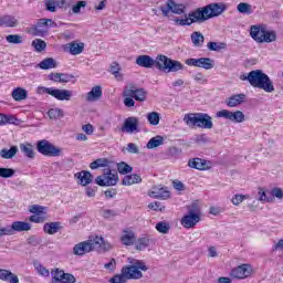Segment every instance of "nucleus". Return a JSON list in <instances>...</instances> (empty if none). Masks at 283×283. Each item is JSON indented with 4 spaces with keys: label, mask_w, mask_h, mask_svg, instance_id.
<instances>
[{
    "label": "nucleus",
    "mask_w": 283,
    "mask_h": 283,
    "mask_svg": "<svg viewBox=\"0 0 283 283\" xmlns=\"http://www.w3.org/2000/svg\"><path fill=\"white\" fill-rule=\"evenodd\" d=\"M227 11V4L212 2L208 6L197 8L186 19H175L177 25H191L192 23H205L209 19H216Z\"/></svg>",
    "instance_id": "f257e3e1"
},
{
    "label": "nucleus",
    "mask_w": 283,
    "mask_h": 283,
    "mask_svg": "<svg viewBox=\"0 0 283 283\" xmlns=\"http://www.w3.org/2000/svg\"><path fill=\"white\" fill-rule=\"evenodd\" d=\"M128 260L130 265L124 266L120 274H116L109 280L111 283H126L127 280H140L143 279V272L140 271H149L145 261L136 259Z\"/></svg>",
    "instance_id": "f03ea898"
},
{
    "label": "nucleus",
    "mask_w": 283,
    "mask_h": 283,
    "mask_svg": "<svg viewBox=\"0 0 283 283\" xmlns=\"http://www.w3.org/2000/svg\"><path fill=\"white\" fill-rule=\"evenodd\" d=\"M239 78L240 81H248L252 87L263 90L268 94L275 92V86H273L271 77H269V75H266L262 70H254L250 73H243Z\"/></svg>",
    "instance_id": "7ed1b4c3"
},
{
    "label": "nucleus",
    "mask_w": 283,
    "mask_h": 283,
    "mask_svg": "<svg viewBox=\"0 0 283 283\" xmlns=\"http://www.w3.org/2000/svg\"><path fill=\"white\" fill-rule=\"evenodd\" d=\"M155 67L160 72H180V70H185V65L179 61L171 60L167 55H157L155 60Z\"/></svg>",
    "instance_id": "20e7f679"
},
{
    "label": "nucleus",
    "mask_w": 283,
    "mask_h": 283,
    "mask_svg": "<svg viewBox=\"0 0 283 283\" xmlns=\"http://www.w3.org/2000/svg\"><path fill=\"white\" fill-rule=\"evenodd\" d=\"M95 182L98 187H114L118 185V172L112 171V167L106 168L103 175L96 177Z\"/></svg>",
    "instance_id": "39448f33"
},
{
    "label": "nucleus",
    "mask_w": 283,
    "mask_h": 283,
    "mask_svg": "<svg viewBox=\"0 0 283 283\" xmlns=\"http://www.w3.org/2000/svg\"><path fill=\"white\" fill-rule=\"evenodd\" d=\"M36 149L42 156L56 157L63 154V149L54 146V144L50 143L48 139L39 140L36 143Z\"/></svg>",
    "instance_id": "423d86ee"
},
{
    "label": "nucleus",
    "mask_w": 283,
    "mask_h": 283,
    "mask_svg": "<svg viewBox=\"0 0 283 283\" xmlns=\"http://www.w3.org/2000/svg\"><path fill=\"white\" fill-rule=\"evenodd\" d=\"M56 24L52 19H40L35 25L31 28L33 36H45L50 28H54Z\"/></svg>",
    "instance_id": "0eeeda50"
},
{
    "label": "nucleus",
    "mask_w": 283,
    "mask_h": 283,
    "mask_svg": "<svg viewBox=\"0 0 283 283\" xmlns=\"http://www.w3.org/2000/svg\"><path fill=\"white\" fill-rule=\"evenodd\" d=\"M217 118H224L231 123H244V113L242 111L231 112L229 109H221L216 113Z\"/></svg>",
    "instance_id": "6e6552de"
},
{
    "label": "nucleus",
    "mask_w": 283,
    "mask_h": 283,
    "mask_svg": "<svg viewBox=\"0 0 283 283\" xmlns=\"http://www.w3.org/2000/svg\"><path fill=\"white\" fill-rule=\"evenodd\" d=\"M185 63L190 67H202V70H213L216 67V62L210 57L187 59Z\"/></svg>",
    "instance_id": "1a4fd4ad"
},
{
    "label": "nucleus",
    "mask_w": 283,
    "mask_h": 283,
    "mask_svg": "<svg viewBox=\"0 0 283 283\" xmlns=\"http://www.w3.org/2000/svg\"><path fill=\"white\" fill-rule=\"evenodd\" d=\"M253 273V268L250 264H241L231 270L230 275L234 280H247Z\"/></svg>",
    "instance_id": "9d476101"
},
{
    "label": "nucleus",
    "mask_w": 283,
    "mask_h": 283,
    "mask_svg": "<svg viewBox=\"0 0 283 283\" xmlns=\"http://www.w3.org/2000/svg\"><path fill=\"white\" fill-rule=\"evenodd\" d=\"M159 10L163 12L164 17H169V13L174 14H185V4H178L174 0H168L166 7H159Z\"/></svg>",
    "instance_id": "9b49d317"
},
{
    "label": "nucleus",
    "mask_w": 283,
    "mask_h": 283,
    "mask_svg": "<svg viewBox=\"0 0 283 283\" xmlns=\"http://www.w3.org/2000/svg\"><path fill=\"white\" fill-rule=\"evenodd\" d=\"M148 196L157 200H167L171 197L169 190H167V187H164L161 185L153 187L151 190L148 192Z\"/></svg>",
    "instance_id": "f8f14e48"
},
{
    "label": "nucleus",
    "mask_w": 283,
    "mask_h": 283,
    "mask_svg": "<svg viewBox=\"0 0 283 283\" xmlns=\"http://www.w3.org/2000/svg\"><path fill=\"white\" fill-rule=\"evenodd\" d=\"M124 96H132L139 103L147 101V91L145 88H127L124 91Z\"/></svg>",
    "instance_id": "ddd939ff"
},
{
    "label": "nucleus",
    "mask_w": 283,
    "mask_h": 283,
    "mask_svg": "<svg viewBox=\"0 0 283 283\" xmlns=\"http://www.w3.org/2000/svg\"><path fill=\"white\" fill-rule=\"evenodd\" d=\"M122 132H126V134L138 132V119L136 117H127L122 126Z\"/></svg>",
    "instance_id": "4468645a"
},
{
    "label": "nucleus",
    "mask_w": 283,
    "mask_h": 283,
    "mask_svg": "<svg viewBox=\"0 0 283 283\" xmlns=\"http://www.w3.org/2000/svg\"><path fill=\"white\" fill-rule=\"evenodd\" d=\"M200 218L201 217L197 214H191L188 212L186 216L181 218V224L184 226L185 229H193V227H196V224L200 222Z\"/></svg>",
    "instance_id": "2eb2a0df"
},
{
    "label": "nucleus",
    "mask_w": 283,
    "mask_h": 283,
    "mask_svg": "<svg viewBox=\"0 0 283 283\" xmlns=\"http://www.w3.org/2000/svg\"><path fill=\"white\" fill-rule=\"evenodd\" d=\"M199 120L200 113H188L184 116V123L187 125V127H190V129H196V127H199Z\"/></svg>",
    "instance_id": "dca6fc26"
},
{
    "label": "nucleus",
    "mask_w": 283,
    "mask_h": 283,
    "mask_svg": "<svg viewBox=\"0 0 283 283\" xmlns=\"http://www.w3.org/2000/svg\"><path fill=\"white\" fill-rule=\"evenodd\" d=\"M86 253H92L90 241H82L73 247L74 255H86Z\"/></svg>",
    "instance_id": "f3484780"
},
{
    "label": "nucleus",
    "mask_w": 283,
    "mask_h": 283,
    "mask_svg": "<svg viewBox=\"0 0 283 283\" xmlns=\"http://www.w3.org/2000/svg\"><path fill=\"white\" fill-rule=\"evenodd\" d=\"M199 128L213 129V118L207 113H199Z\"/></svg>",
    "instance_id": "a211bd4d"
},
{
    "label": "nucleus",
    "mask_w": 283,
    "mask_h": 283,
    "mask_svg": "<svg viewBox=\"0 0 283 283\" xmlns=\"http://www.w3.org/2000/svg\"><path fill=\"white\" fill-rule=\"evenodd\" d=\"M74 177L80 180V185H82V187L92 185V181L94 180V176L87 170H82L81 172L75 174Z\"/></svg>",
    "instance_id": "6ab92c4d"
},
{
    "label": "nucleus",
    "mask_w": 283,
    "mask_h": 283,
    "mask_svg": "<svg viewBox=\"0 0 283 283\" xmlns=\"http://www.w3.org/2000/svg\"><path fill=\"white\" fill-rule=\"evenodd\" d=\"M9 229H11V235H14V231H17L18 233H21L23 231H30L32 229V224L25 221H15L12 222L11 226H9Z\"/></svg>",
    "instance_id": "aec40b11"
},
{
    "label": "nucleus",
    "mask_w": 283,
    "mask_h": 283,
    "mask_svg": "<svg viewBox=\"0 0 283 283\" xmlns=\"http://www.w3.org/2000/svg\"><path fill=\"white\" fill-rule=\"evenodd\" d=\"M51 96H53V98H56V101H71L72 91L53 88L51 92Z\"/></svg>",
    "instance_id": "412c9836"
},
{
    "label": "nucleus",
    "mask_w": 283,
    "mask_h": 283,
    "mask_svg": "<svg viewBox=\"0 0 283 283\" xmlns=\"http://www.w3.org/2000/svg\"><path fill=\"white\" fill-rule=\"evenodd\" d=\"M61 229H63V224L60 221L46 222L43 226L44 233H48L49 235L59 233Z\"/></svg>",
    "instance_id": "4be33fe9"
},
{
    "label": "nucleus",
    "mask_w": 283,
    "mask_h": 283,
    "mask_svg": "<svg viewBox=\"0 0 283 283\" xmlns=\"http://www.w3.org/2000/svg\"><path fill=\"white\" fill-rule=\"evenodd\" d=\"M103 97V87L101 85L94 86L87 94H86V101L88 103H94L96 101H99Z\"/></svg>",
    "instance_id": "5701e85b"
},
{
    "label": "nucleus",
    "mask_w": 283,
    "mask_h": 283,
    "mask_svg": "<svg viewBox=\"0 0 283 283\" xmlns=\"http://www.w3.org/2000/svg\"><path fill=\"white\" fill-rule=\"evenodd\" d=\"M136 64L139 65V67H146L147 70H149L156 65V62L149 55H139L136 59Z\"/></svg>",
    "instance_id": "b1692460"
},
{
    "label": "nucleus",
    "mask_w": 283,
    "mask_h": 283,
    "mask_svg": "<svg viewBox=\"0 0 283 283\" xmlns=\"http://www.w3.org/2000/svg\"><path fill=\"white\" fill-rule=\"evenodd\" d=\"M265 28L262 25H251L250 27V36L255 41V43H260L261 39H263Z\"/></svg>",
    "instance_id": "393cba45"
},
{
    "label": "nucleus",
    "mask_w": 283,
    "mask_h": 283,
    "mask_svg": "<svg viewBox=\"0 0 283 283\" xmlns=\"http://www.w3.org/2000/svg\"><path fill=\"white\" fill-rule=\"evenodd\" d=\"M120 241L125 247H132L136 243V233L132 230H124Z\"/></svg>",
    "instance_id": "a878e982"
},
{
    "label": "nucleus",
    "mask_w": 283,
    "mask_h": 283,
    "mask_svg": "<svg viewBox=\"0 0 283 283\" xmlns=\"http://www.w3.org/2000/svg\"><path fill=\"white\" fill-rule=\"evenodd\" d=\"M0 280H2V282L19 283V276H17L10 270L4 269H0Z\"/></svg>",
    "instance_id": "bb28decb"
},
{
    "label": "nucleus",
    "mask_w": 283,
    "mask_h": 283,
    "mask_svg": "<svg viewBox=\"0 0 283 283\" xmlns=\"http://www.w3.org/2000/svg\"><path fill=\"white\" fill-rule=\"evenodd\" d=\"M20 151H22L25 158H29L30 160H34V157L36 156L34 146L30 143L20 144Z\"/></svg>",
    "instance_id": "cd10ccee"
},
{
    "label": "nucleus",
    "mask_w": 283,
    "mask_h": 283,
    "mask_svg": "<svg viewBox=\"0 0 283 283\" xmlns=\"http://www.w3.org/2000/svg\"><path fill=\"white\" fill-rule=\"evenodd\" d=\"M244 98H247V95L244 94L232 95L226 101V104L228 107H238V105H242V103H244Z\"/></svg>",
    "instance_id": "c85d7f7f"
},
{
    "label": "nucleus",
    "mask_w": 283,
    "mask_h": 283,
    "mask_svg": "<svg viewBox=\"0 0 283 283\" xmlns=\"http://www.w3.org/2000/svg\"><path fill=\"white\" fill-rule=\"evenodd\" d=\"M11 96L13 101H17V103H21V101H25V98H28V90L23 87H15L12 91Z\"/></svg>",
    "instance_id": "c756f323"
},
{
    "label": "nucleus",
    "mask_w": 283,
    "mask_h": 283,
    "mask_svg": "<svg viewBox=\"0 0 283 283\" xmlns=\"http://www.w3.org/2000/svg\"><path fill=\"white\" fill-rule=\"evenodd\" d=\"M140 182H143V178H140V176L136 174L127 175L122 180V185H124L125 187H130V185H138Z\"/></svg>",
    "instance_id": "7c9ffc66"
},
{
    "label": "nucleus",
    "mask_w": 283,
    "mask_h": 283,
    "mask_svg": "<svg viewBox=\"0 0 283 283\" xmlns=\"http://www.w3.org/2000/svg\"><path fill=\"white\" fill-rule=\"evenodd\" d=\"M17 154H19V147H17V146H11L10 149L3 148L0 150V156L4 160H11V158H14V156H17Z\"/></svg>",
    "instance_id": "2f4dec72"
},
{
    "label": "nucleus",
    "mask_w": 283,
    "mask_h": 283,
    "mask_svg": "<svg viewBox=\"0 0 283 283\" xmlns=\"http://www.w3.org/2000/svg\"><path fill=\"white\" fill-rule=\"evenodd\" d=\"M188 167H191V169H199L201 171L205 169H209L207 161L200 158L190 159L188 163Z\"/></svg>",
    "instance_id": "473e14b6"
},
{
    "label": "nucleus",
    "mask_w": 283,
    "mask_h": 283,
    "mask_svg": "<svg viewBox=\"0 0 283 283\" xmlns=\"http://www.w3.org/2000/svg\"><path fill=\"white\" fill-rule=\"evenodd\" d=\"M190 39L195 48H202V45H205V35L200 33V31L192 32Z\"/></svg>",
    "instance_id": "72a5a7b5"
},
{
    "label": "nucleus",
    "mask_w": 283,
    "mask_h": 283,
    "mask_svg": "<svg viewBox=\"0 0 283 283\" xmlns=\"http://www.w3.org/2000/svg\"><path fill=\"white\" fill-rule=\"evenodd\" d=\"M274 41H277V33H275V31L264 29L263 38H261L259 43H273Z\"/></svg>",
    "instance_id": "f704fd0d"
},
{
    "label": "nucleus",
    "mask_w": 283,
    "mask_h": 283,
    "mask_svg": "<svg viewBox=\"0 0 283 283\" xmlns=\"http://www.w3.org/2000/svg\"><path fill=\"white\" fill-rule=\"evenodd\" d=\"M160 145H165V137L157 135L149 139L146 147L147 149H156L157 147H160Z\"/></svg>",
    "instance_id": "c9c22d12"
},
{
    "label": "nucleus",
    "mask_w": 283,
    "mask_h": 283,
    "mask_svg": "<svg viewBox=\"0 0 283 283\" xmlns=\"http://www.w3.org/2000/svg\"><path fill=\"white\" fill-rule=\"evenodd\" d=\"M69 50L70 54H73V56H76L78 54L83 53V50H85V44L84 43H76V42H71L69 44Z\"/></svg>",
    "instance_id": "e433bc0d"
},
{
    "label": "nucleus",
    "mask_w": 283,
    "mask_h": 283,
    "mask_svg": "<svg viewBox=\"0 0 283 283\" xmlns=\"http://www.w3.org/2000/svg\"><path fill=\"white\" fill-rule=\"evenodd\" d=\"M88 243L91 247V252L92 251H101L102 244H103V237H95V238H90Z\"/></svg>",
    "instance_id": "4c0bfd02"
},
{
    "label": "nucleus",
    "mask_w": 283,
    "mask_h": 283,
    "mask_svg": "<svg viewBox=\"0 0 283 283\" xmlns=\"http://www.w3.org/2000/svg\"><path fill=\"white\" fill-rule=\"evenodd\" d=\"M0 25H4V28H14L17 25V18L13 15H3L0 18Z\"/></svg>",
    "instance_id": "58836bf2"
},
{
    "label": "nucleus",
    "mask_w": 283,
    "mask_h": 283,
    "mask_svg": "<svg viewBox=\"0 0 283 283\" xmlns=\"http://www.w3.org/2000/svg\"><path fill=\"white\" fill-rule=\"evenodd\" d=\"M41 70H52L56 67V61L52 57H46L38 64Z\"/></svg>",
    "instance_id": "ea45409f"
},
{
    "label": "nucleus",
    "mask_w": 283,
    "mask_h": 283,
    "mask_svg": "<svg viewBox=\"0 0 283 283\" xmlns=\"http://www.w3.org/2000/svg\"><path fill=\"white\" fill-rule=\"evenodd\" d=\"M109 165H112V163H109L108 159L98 158L95 161L90 164V168L91 169H101V167H108V168H111L112 166H109Z\"/></svg>",
    "instance_id": "a19ab883"
},
{
    "label": "nucleus",
    "mask_w": 283,
    "mask_h": 283,
    "mask_svg": "<svg viewBox=\"0 0 283 283\" xmlns=\"http://www.w3.org/2000/svg\"><path fill=\"white\" fill-rule=\"evenodd\" d=\"M237 11L240 13V14H253V6L247 3V2H240L238 6H237Z\"/></svg>",
    "instance_id": "79ce46f5"
},
{
    "label": "nucleus",
    "mask_w": 283,
    "mask_h": 283,
    "mask_svg": "<svg viewBox=\"0 0 283 283\" xmlns=\"http://www.w3.org/2000/svg\"><path fill=\"white\" fill-rule=\"evenodd\" d=\"M33 266H34L36 273H39L42 277H50V270H48V268L43 266V264H41V262L34 261Z\"/></svg>",
    "instance_id": "37998d69"
},
{
    "label": "nucleus",
    "mask_w": 283,
    "mask_h": 283,
    "mask_svg": "<svg viewBox=\"0 0 283 283\" xmlns=\"http://www.w3.org/2000/svg\"><path fill=\"white\" fill-rule=\"evenodd\" d=\"M259 200L260 202H273V197H271V191H265L264 188H259Z\"/></svg>",
    "instance_id": "c03bdc74"
},
{
    "label": "nucleus",
    "mask_w": 283,
    "mask_h": 283,
    "mask_svg": "<svg viewBox=\"0 0 283 283\" xmlns=\"http://www.w3.org/2000/svg\"><path fill=\"white\" fill-rule=\"evenodd\" d=\"M117 171L118 174H122L123 176H125L127 174H132V171H134V168L129 166L127 163L122 161L117 164Z\"/></svg>",
    "instance_id": "a18cd8bd"
},
{
    "label": "nucleus",
    "mask_w": 283,
    "mask_h": 283,
    "mask_svg": "<svg viewBox=\"0 0 283 283\" xmlns=\"http://www.w3.org/2000/svg\"><path fill=\"white\" fill-rule=\"evenodd\" d=\"M208 50L210 52H220V50H224L227 48V43L224 42H209L207 44Z\"/></svg>",
    "instance_id": "49530a36"
},
{
    "label": "nucleus",
    "mask_w": 283,
    "mask_h": 283,
    "mask_svg": "<svg viewBox=\"0 0 283 283\" xmlns=\"http://www.w3.org/2000/svg\"><path fill=\"white\" fill-rule=\"evenodd\" d=\"M48 116H49V118H51V120H56L59 118H63V116H64L63 109H61V108H51L48 112Z\"/></svg>",
    "instance_id": "de8ad7c7"
},
{
    "label": "nucleus",
    "mask_w": 283,
    "mask_h": 283,
    "mask_svg": "<svg viewBox=\"0 0 283 283\" xmlns=\"http://www.w3.org/2000/svg\"><path fill=\"white\" fill-rule=\"evenodd\" d=\"M149 247V238H140L135 241V248L137 251H143Z\"/></svg>",
    "instance_id": "09e8293b"
},
{
    "label": "nucleus",
    "mask_w": 283,
    "mask_h": 283,
    "mask_svg": "<svg viewBox=\"0 0 283 283\" xmlns=\"http://www.w3.org/2000/svg\"><path fill=\"white\" fill-rule=\"evenodd\" d=\"M32 48H34L35 52H43L48 44L41 39H35L32 41Z\"/></svg>",
    "instance_id": "8fccbe9b"
},
{
    "label": "nucleus",
    "mask_w": 283,
    "mask_h": 283,
    "mask_svg": "<svg viewBox=\"0 0 283 283\" xmlns=\"http://www.w3.org/2000/svg\"><path fill=\"white\" fill-rule=\"evenodd\" d=\"M7 42L11 43L13 45H19L21 43H23V36L19 35V34H9L7 35Z\"/></svg>",
    "instance_id": "3c124183"
},
{
    "label": "nucleus",
    "mask_w": 283,
    "mask_h": 283,
    "mask_svg": "<svg viewBox=\"0 0 283 283\" xmlns=\"http://www.w3.org/2000/svg\"><path fill=\"white\" fill-rule=\"evenodd\" d=\"M17 174V170L12 169V168H0V178H12L14 175Z\"/></svg>",
    "instance_id": "603ef678"
},
{
    "label": "nucleus",
    "mask_w": 283,
    "mask_h": 283,
    "mask_svg": "<svg viewBox=\"0 0 283 283\" xmlns=\"http://www.w3.org/2000/svg\"><path fill=\"white\" fill-rule=\"evenodd\" d=\"M169 229H171V226L165 221H160L156 224V230L159 233L167 234V233H169Z\"/></svg>",
    "instance_id": "864d4df0"
},
{
    "label": "nucleus",
    "mask_w": 283,
    "mask_h": 283,
    "mask_svg": "<svg viewBox=\"0 0 283 283\" xmlns=\"http://www.w3.org/2000/svg\"><path fill=\"white\" fill-rule=\"evenodd\" d=\"M87 8V1L80 0L72 7L73 14H81V9Z\"/></svg>",
    "instance_id": "5fc2aeb1"
},
{
    "label": "nucleus",
    "mask_w": 283,
    "mask_h": 283,
    "mask_svg": "<svg viewBox=\"0 0 283 283\" xmlns=\"http://www.w3.org/2000/svg\"><path fill=\"white\" fill-rule=\"evenodd\" d=\"M188 213L192 216H198L199 218H201L202 216V212L200 211V206H198V203L196 202L188 206Z\"/></svg>",
    "instance_id": "6e6d98bb"
},
{
    "label": "nucleus",
    "mask_w": 283,
    "mask_h": 283,
    "mask_svg": "<svg viewBox=\"0 0 283 283\" xmlns=\"http://www.w3.org/2000/svg\"><path fill=\"white\" fill-rule=\"evenodd\" d=\"M30 222H34L35 224H43L45 220H48V216L45 214H33L29 218Z\"/></svg>",
    "instance_id": "4d7b16f0"
},
{
    "label": "nucleus",
    "mask_w": 283,
    "mask_h": 283,
    "mask_svg": "<svg viewBox=\"0 0 283 283\" xmlns=\"http://www.w3.org/2000/svg\"><path fill=\"white\" fill-rule=\"evenodd\" d=\"M147 119L151 125H158L160 123V114L151 112L147 115Z\"/></svg>",
    "instance_id": "13d9d810"
},
{
    "label": "nucleus",
    "mask_w": 283,
    "mask_h": 283,
    "mask_svg": "<svg viewBox=\"0 0 283 283\" xmlns=\"http://www.w3.org/2000/svg\"><path fill=\"white\" fill-rule=\"evenodd\" d=\"M44 7L48 12H56V8H59V3L54 0H45Z\"/></svg>",
    "instance_id": "bf43d9fd"
},
{
    "label": "nucleus",
    "mask_w": 283,
    "mask_h": 283,
    "mask_svg": "<svg viewBox=\"0 0 283 283\" xmlns=\"http://www.w3.org/2000/svg\"><path fill=\"white\" fill-rule=\"evenodd\" d=\"M64 273L65 271L60 270L59 268L51 271V275L55 282H62Z\"/></svg>",
    "instance_id": "052dcab7"
},
{
    "label": "nucleus",
    "mask_w": 283,
    "mask_h": 283,
    "mask_svg": "<svg viewBox=\"0 0 283 283\" xmlns=\"http://www.w3.org/2000/svg\"><path fill=\"white\" fill-rule=\"evenodd\" d=\"M248 198V195H234L231 199V202L232 205H234V207H238L242 205V202H244V200H247Z\"/></svg>",
    "instance_id": "680f3d73"
},
{
    "label": "nucleus",
    "mask_w": 283,
    "mask_h": 283,
    "mask_svg": "<svg viewBox=\"0 0 283 283\" xmlns=\"http://www.w3.org/2000/svg\"><path fill=\"white\" fill-rule=\"evenodd\" d=\"M45 208L39 205H33L30 209L31 213H34V216H45Z\"/></svg>",
    "instance_id": "e2e57ef3"
},
{
    "label": "nucleus",
    "mask_w": 283,
    "mask_h": 283,
    "mask_svg": "<svg viewBox=\"0 0 283 283\" xmlns=\"http://www.w3.org/2000/svg\"><path fill=\"white\" fill-rule=\"evenodd\" d=\"M148 209H151L153 211H165V206H163L160 201H154L148 205Z\"/></svg>",
    "instance_id": "0e129e2a"
},
{
    "label": "nucleus",
    "mask_w": 283,
    "mask_h": 283,
    "mask_svg": "<svg viewBox=\"0 0 283 283\" xmlns=\"http://www.w3.org/2000/svg\"><path fill=\"white\" fill-rule=\"evenodd\" d=\"M270 196H271V198H277L279 200H282L283 199V190H282V188H273L270 191Z\"/></svg>",
    "instance_id": "69168bd1"
},
{
    "label": "nucleus",
    "mask_w": 283,
    "mask_h": 283,
    "mask_svg": "<svg viewBox=\"0 0 283 283\" xmlns=\"http://www.w3.org/2000/svg\"><path fill=\"white\" fill-rule=\"evenodd\" d=\"M102 216L105 218V220H109V218H116L118 213H116L114 210L105 209L102 211Z\"/></svg>",
    "instance_id": "338daca9"
},
{
    "label": "nucleus",
    "mask_w": 283,
    "mask_h": 283,
    "mask_svg": "<svg viewBox=\"0 0 283 283\" xmlns=\"http://www.w3.org/2000/svg\"><path fill=\"white\" fill-rule=\"evenodd\" d=\"M62 283H75L76 282V277H74L71 273H65L62 274Z\"/></svg>",
    "instance_id": "774afa93"
}]
</instances>
